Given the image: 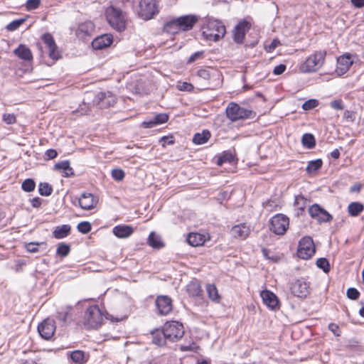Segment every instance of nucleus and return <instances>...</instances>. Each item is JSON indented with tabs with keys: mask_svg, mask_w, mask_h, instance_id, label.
<instances>
[{
	"mask_svg": "<svg viewBox=\"0 0 364 364\" xmlns=\"http://www.w3.org/2000/svg\"><path fill=\"white\" fill-rule=\"evenodd\" d=\"M225 33V26L222 22L210 18L205 19V24L202 27V34L209 41H218L224 37Z\"/></svg>",
	"mask_w": 364,
	"mask_h": 364,
	"instance_id": "1",
	"label": "nucleus"
},
{
	"mask_svg": "<svg viewBox=\"0 0 364 364\" xmlns=\"http://www.w3.org/2000/svg\"><path fill=\"white\" fill-rule=\"evenodd\" d=\"M105 16L107 22L112 28L119 32L124 31L127 26V17L122 9L110 6L107 8Z\"/></svg>",
	"mask_w": 364,
	"mask_h": 364,
	"instance_id": "2",
	"label": "nucleus"
},
{
	"mask_svg": "<svg viewBox=\"0 0 364 364\" xmlns=\"http://www.w3.org/2000/svg\"><path fill=\"white\" fill-rule=\"evenodd\" d=\"M326 56V50L315 51L300 65L299 70L303 73L317 72L323 66Z\"/></svg>",
	"mask_w": 364,
	"mask_h": 364,
	"instance_id": "3",
	"label": "nucleus"
},
{
	"mask_svg": "<svg viewBox=\"0 0 364 364\" xmlns=\"http://www.w3.org/2000/svg\"><path fill=\"white\" fill-rule=\"evenodd\" d=\"M103 320V314L97 305L90 306L84 316L83 324L87 328H98Z\"/></svg>",
	"mask_w": 364,
	"mask_h": 364,
	"instance_id": "4",
	"label": "nucleus"
},
{
	"mask_svg": "<svg viewBox=\"0 0 364 364\" xmlns=\"http://www.w3.org/2000/svg\"><path fill=\"white\" fill-rule=\"evenodd\" d=\"M163 328L165 331L166 338L170 342H176L184 335V327L178 321H171L166 322Z\"/></svg>",
	"mask_w": 364,
	"mask_h": 364,
	"instance_id": "5",
	"label": "nucleus"
},
{
	"mask_svg": "<svg viewBox=\"0 0 364 364\" xmlns=\"http://www.w3.org/2000/svg\"><path fill=\"white\" fill-rule=\"evenodd\" d=\"M159 13L156 0H141L139 6L138 15L144 20H149Z\"/></svg>",
	"mask_w": 364,
	"mask_h": 364,
	"instance_id": "6",
	"label": "nucleus"
},
{
	"mask_svg": "<svg viewBox=\"0 0 364 364\" xmlns=\"http://www.w3.org/2000/svg\"><path fill=\"white\" fill-rule=\"evenodd\" d=\"M292 295L300 299H305L310 294V282L304 278L292 281L289 285Z\"/></svg>",
	"mask_w": 364,
	"mask_h": 364,
	"instance_id": "7",
	"label": "nucleus"
},
{
	"mask_svg": "<svg viewBox=\"0 0 364 364\" xmlns=\"http://www.w3.org/2000/svg\"><path fill=\"white\" fill-rule=\"evenodd\" d=\"M316 248L314 241L310 237H302L299 242L297 255L303 259L311 258L315 253Z\"/></svg>",
	"mask_w": 364,
	"mask_h": 364,
	"instance_id": "8",
	"label": "nucleus"
},
{
	"mask_svg": "<svg viewBox=\"0 0 364 364\" xmlns=\"http://www.w3.org/2000/svg\"><path fill=\"white\" fill-rule=\"evenodd\" d=\"M289 218L283 214H277L270 220L269 229L276 235H284L289 228Z\"/></svg>",
	"mask_w": 364,
	"mask_h": 364,
	"instance_id": "9",
	"label": "nucleus"
},
{
	"mask_svg": "<svg viewBox=\"0 0 364 364\" xmlns=\"http://www.w3.org/2000/svg\"><path fill=\"white\" fill-rule=\"evenodd\" d=\"M226 114L228 119L232 122L248 118L251 114V111L241 107L235 102H230L226 108Z\"/></svg>",
	"mask_w": 364,
	"mask_h": 364,
	"instance_id": "10",
	"label": "nucleus"
},
{
	"mask_svg": "<svg viewBox=\"0 0 364 364\" xmlns=\"http://www.w3.org/2000/svg\"><path fill=\"white\" fill-rule=\"evenodd\" d=\"M93 102L100 108H108L116 103V97L109 91L97 93Z\"/></svg>",
	"mask_w": 364,
	"mask_h": 364,
	"instance_id": "11",
	"label": "nucleus"
},
{
	"mask_svg": "<svg viewBox=\"0 0 364 364\" xmlns=\"http://www.w3.org/2000/svg\"><path fill=\"white\" fill-rule=\"evenodd\" d=\"M155 303L157 313L161 316L168 315L173 309L172 300L168 296H158Z\"/></svg>",
	"mask_w": 364,
	"mask_h": 364,
	"instance_id": "12",
	"label": "nucleus"
},
{
	"mask_svg": "<svg viewBox=\"0 0 364 364\" xmlns=\"http://www.w3.org/2000/svg\"><path fill=\"white\" fill-rule=\"evenodd\" d=\"M309 213L311 218L317 220L319 223L330 222L333 217L326 210L318 204H314L309 208Z\"/></svg>",
	"mask_w": 364,
	"mask_h": 364,
	"instance_id": "13",
	"label": "nucleus"
},
{
	"mask_svg": "<svg viewBox=\"0 0 364 364\" xmlns=\"http://www.w3.org/2000/svg\"><path fill=\"white\" fill-rule=\"evenodd\" d=\"M42 40L46 45V48L48 49V56L53 60L59 59L60 58V51L52 35L50 33H46L43 36Z\"/></svg>",
	"mask_w": 364,
	"mask_h": 364,
	"instance_id": "14",
	"label": "nucleus"
},
{
	"mask_svg": "<svg viewBox=\"0 0 364 364\" xmlns=\"http://www.w3.org/2000/svg\"><path fill=\"white\" fill-rule=\"evenodd\" d=\"M40 336L45 340L50 339L55 331V323L53 320L45 319L38 326Z\"/></svg>",
	"mask_w": 364,
	"mask_h": 364,
	"instance_id": "15",
	"label": "nucleus"
},
{
	"mask_svg": "<svg viewBox=\"0 0 364 364\" xmlns=\"http://www.w3.org/2000/svg\"><path fill=\"white\" fill-rule=\"evenodd\" d=\"M250 24L246 20L240 21L235 27L233 31V40L237 43H242L246 33L250 30Z\"/></svg>",
	"mask_w": 364,
	"mask_h": 364,
	"instance_id": "16",
	"label": "nucleus"
},
{
	"mask_svg": "<svg viewBox=\"0 0 364 364\" xmlns=\"http://www.w3.org/2000/svg\"><path fill=\"white\" fill-rule=\"evenodd\" d=\"M353 61L350 54L343 55L337 58L336 73L341 76L344 75L353 65Z\"/></svg>",
	"mask_w": 364,
	"mask_h": 364,
	"instance_id": "17",
	"label": "nucleus"
},
{
	"mask_svg": "<svg viewBox=\"0 0 364 364\" xmlns=\"http://www.w3.org/2000/svg\"><path fill=\"white\" fill-rule=\"evenodd\" d=\"M198 20V16L193 14L181 16L176 18L180 30L183 31L192 29Z\"/></svg>",
	"mask_w": 364,
	"mask_h": 364,
	"instance_id": "18",
	"label": "nucleus"
},
{
	"mask_svg": "<svg viewBox=\"0 0 364 364\" xmlns=\"http://www.w3.org/2000/svg\"><path fill=\"white\" fill-rule=\"evenodd\" d=\"M260 296L265 305L272 310L279 309V301L277 296L269 290L261 291Z\"/></svg>",
	"mask_w": 364,
	"mask_h": 364,
	"instance_id": "19",
	"label": "nucleus"
},
{
	"mask_svg": "<svg viewBox=\"0 0 364 364\" xmlns=\"http://www.w3.org/2000/svg\"><path fill=\"white\" fill-rule=\"evenodd\" d=\"M250 233V229L245 223L233 226L230 230L231 235L235 239L245 240Z\"/></svg>",
	"mask_w": 364,
	"mask_h": 364,
	"instance_id": "20",
	"label": "nucleus"
},
{
	"mask_svg": "<svg viewBox=\"0 0 364 364\" xmlns=\"http://www.w3.org/2000/svg\"><path fill=\"white\" fill-rule=\"evenodd\" d=\"M96 203L97 200L94 196L90 193H84L78 198V204L83 210H91L95 207Z\"/></svg>",
	"mask_w": 364,
	"mask_h": 364,
	"instance_id": "21",
	"label": "nucleus"
},
{
	"mask_svg": "<svg viewBox=\"0 0 364 364\" xmlns=\"http://www.w3.org/2000/svg\"><path fill=\"white\" fill-rule=\"evenodd\" d=\"M112 36L109 34H105L95 38L92 42V48L95 50H101L109 46L112 43Z\"/></svg>",
	"mask_w": 364,
	"mask_h": 364,
	"instance_id": "22",
	"label": "nucleus"
},
{
	"mask_svg": "<svg viewBox=\"0 0 364 364\" xmlns=\"http://www.w3.org/2000/svg\"><path fill=\"white\" fill-rule=\"evenodd\" d=\"M95 30V26L91 21H85L79 24L77 30L76 35L80 38H84L86 36H90L92 34Z\"/></svg>",
	"mask_w": 364,
	"mask_h": 364,
	"instance_id": "23",
	"label": "nucleus"
},
{
	"mask_svg": "<svg viewBox=\"0 0 364 364\" xmlns=\"http://www.w3.org/2000/svg\"><path fill=\"white\" fill-rule=\"evenodd\" d=\"M14 53L20 59L30 62L33 60V54L31 49L24 44H20L14 50Z\"/></svg>",
	"mask_w": 364,
	"mask_h": 364,
	"instance_id": "24",
	"label": "nucleus"
},
{
	"mask_svg": "<svg viewBox=\"0 0 364 364\" xmlns=\"http://www.w3.org/2000/svg\"><path fill=\"white\" fill-rule=\"evenodd\" d=\"M206 240V235L198 232H191L188 235L187 242L193 247L203 245Z\"/></svg>",
	"mask_w": 364,
	"mask_h": 364,
	"instance_id": "25",
	"label": "nucleus"
},
{
	"mask_svg": "<svg viewBox=\"0 0 364 364\" xmlns=\"http://www.w3.org/2000/svg\"><path fill=\"white\" fill-rule=\"evenodd\" d=\"M151 336L153 343L159 346H164L166 344V342L168 341L165 335L164 328L154 331L151 333Z\"/></svg>",
	"mask_w": 364,
	"mask_h": 364,
	"instance_id": "26",
	"label": "nucleus"
},
{
	"mask_svg": "<svg viewBox=\"0 0 364 364\" xmlns=\"http://www.w3.org/2000/svg\"><path fill=\"white\" fill-rule=\"evenodd\" d=\"M133 232V228L129 225H117L113 228V233L119 238L130 236Z\"/></svg>",
	"mask_w": 364,
	"mask_h": 364,
	"instance_id": "27",
	"label": "nucleus"
},
{
	"mask_svg": "<svg viewBox=\"0 0 364 364\" xmlns=\"http://www.w3.org/2000/svg\"><path fill=\"white\" fill-rule=\"evenodd\" d=\"M70 358L73 364H84L87 362L85 352L80 350H75L70 353Z\"/></svg>",
	"mask_w": 364,
	"mask_h": 364,
	"instance_id": "28",
	"label": "nucleus"
},
{
	"mask_svg": "<svg viewBox=\"0 0 364 364\" xmlns=\"http://www.w3.org/2000/svg\"><path fill=\"white\" fill-rule=\"evenodd\" d=\"M148 244L154 249H160L164 246L161 237L154 232H151L148 237Z\"/></svg>",
	"mask_w": 364,
	"mask_h": 364,
	"instance_id": "29",
	"label": "nucleus"
},
{
	"mask_svg": "<svg viewBox=\"0 0 364 364\" xmlns=\"http://www.w3.org/2000/svg\"><path fill=\"white\" fill-rule=\"evenodd\" d=\"M211 134L210 132L208 129L203 130L200 133H196L194 134L193 138V142L195 144H203L208 141L210 139Z\"/></svg>",
	"mask_w": 364,
	"mask_h": 364,
	"instance_id": "30",
	"label": "nucleus"
},
{
	"mask_svg": "<svg viewBox=\"0 0 364 364\" xmlns=\"http://www.w3.org/2000/svg\"><path fill=\"white\" fill-rule=\"evenodd\" d=\"M55 169L62 170L63 171V176L64 177H69L74 174L73 168L70 167V162L68 161H63L57 163L55 165Z\"/></svg>",
	"mask_w": 364,
	"mask_h": 364,
	"instance_id": "31",
	"label": "nucleus"
},
{
	"mask_svg": "<svg viewBox=\"0 0 364 364\" xmlns=\"http://www.w3.org/2000/svg\"><path fill=\"white\" fill-rule=\"evenodd\" d=\"M364 210V205L360 202H352L348 206V214L352 217H357Z\"/></svg>",
	"mask_w": 364,
	"mask_h": 364,
	"instance_id": "32",
	"label": "nucleus"
},
{
	"mask_svg": "<svg viewBox=\"0 0 364 364\" xmlns=\"http://www.w3.org/2000/svg\"><path fill=\"white\" fill-rule=\"evenodd\" d=\"M70 230L71 228L69 225H63L56 227L53 234L56 239H62L69 235Z\"/></svg>",
	"mask_w": 364,
	"mask_h": 364,
	"instance_id": "33",
	"label": "nucleus"
},
{
	"mask_svg": "<svg viewBox=\"0 0 364 364\" xmlns=\"http://www.w3.org/2000/svg\"><path fill=\"white\" fill-rule=\"evenodd\" d=\"M187 292L191 296H198L201 293V287L198 281H192L187 285Z\"/></svg>",
	"mask_w": 364,
	"mask_h": 364,
	"instance_id": "34",
	"label": "nucleus"
},
{
	"mask_svg": "<svg viewBox=\"0 0 364 364\" xmlns=\"http://www.w3.org/2000/svg\"><path fill=\"white\" fill-rule=\"evenodd\" d=\"M206 291L209 299L213 301H219L220 296L218 294L216 287L213 284H208L206 285Z\"/></svg>",
	"mask_w": 364,
	"mask_h": 364,
	"instance_id": "35",
	"label": "nucleus"
},
{
	"mask_svg": "<svg viewBox=\"0 0 364 364\" xmlns=\"http://www.w3.org/2000/svg\"><path fill=\"white\" fill-rule=\"evenodd\" d=\"M164 29L166 32L172 34L177 33L179 31H181L180 28L178 26L176 18L164 24Z\"/></svg>",
	"mask_w": 364,
	"mask_h": 364,
	"instance_id": "36",
	"label": "nucleus"
},
{
	"mask_svg": "<svg viewBox=\"0 0 364 364\" xmlns=\"http://www.w3.org/2000/svg\"><path fill=\"white\" fill-rule=\"evenodd\" d=\"M301 142L303 146L308 149H312L316 145L315 138L311 134H304L302 136Z\"/></svg>",
	"mask_w": 364,
	"mask_h": 364,
	"instance_id": "37",
	"label": "nucleus"
},
{
	"mask_svg": "<svg viewBox=\"0 0 364 364\" xmlns=\"http://www.w3.org/2000/svg\"><path fill=\"white\" fill-rule=\"evenodd\" d=\"M70 306H65L64 308H62V309L58 312L57 315V319L59 322L62 323L63 324L67 323V319L68 317V315L70 314Z\"/></svg>",
	"mask_w": 364,
	"mask_h": 364,
	"instance_id": "38",
	"label": "nucleus"
},
{
	"mask_svg": "<svg viewBox=\"0 0 364 364\" xmlns=\"http://www.w3.org/2000/svg\"><path fill=\"white\" fill-rule=\"evenodd\" d=\"M323 161L321 159H318L314 161H311L308 163L306 167V171L308 173H313L318 171L322 166Z\"/></svg>",
	"mask_w": 364,
	"mask_h": 364,
	"instance_id": "39",
	"label": "nucleus"
},
{
	"mask_svg": "<svg viewBox=\"0 0 364 364\" xmlns=\"http://www.w3.org/2000/svg\"><path fill=\"white\" fill-rule=\"evenodd\" d=\"M70 252V245L64 242L59 243L56 250L57 255L63 257H67L69 255Z\"/></svg>",
	"mask_w": 364,
	"mask_h": 364,
	"instance_id": "40",
	"label": "nucleus"
},
{
	"mask_svg": "<svg viewBox=\"0 0 364 364\" xmlns=\"http://www.w3.org/2000/svg\"><path fill=\"white\" fill-rule=\"evenodd\" d=\"M38 191L43 196H49L52 194L53 188L48 183H41L39 184Z\"/></svg>",
	"mask_w": 364,
	"mask_h": 364,
	"instance_id": "41",
	"label": "nucleus"
},
{
	"mask_svg": "<svg viewBox=\"0 0 364 364\" xmlns=\"http://www.w3.org/2000/svg\"><path fill=\"white\" fill-rule=\"evenodd\" d=\"M316 266L321 269L325 273H328L330 271V264L327 259L321 257L317 259L316 262Z\"/></svg>",
	"mask_w": 364,
	"mask_h": 364,
	"instance_id": "42",
	"label": "nucleus"
},
{
	"mask_svg": "<svg viewBox=\"0 0 364 364\" xmlns=\"http://www.w3.org/2000/svg\"><path fill=\"white\" fill-rule=\"evenodd\" d=\"M234 160V156L230 151H224L223 154L218 158V164L222 165L223 163H231Z\"/></svg>",
	"mask_w": 364,
	"mask_h": 364,
	"instance_id": "43",
	"label": "nucleus"
},
{
	"mask_svg": "<svg viewBox=\"0 0 364 364\" xmlns=\"http://www.w3.org/2000/svg\"><path fill=\"white\" fill-rule=\"evenodd\" d=\"M21 188L26 192H31L35 189L36 183L33 179L27 178L22 183Z\"/></svg>",
	"mask_w": 364,
	"mask_h": 364,
	"instance_id": "44",
	"label": "nucleus"
},
{
	"mask_svg": "<svg viewBox=\"0 0 364 364\" xmlns=\"http://www.w3.org/2000/svg\"><path fill=\"white\" fill-rule=\"evenodd\" d=\"M25 18H19L14 20L9 23L6 28L8 31H14L18 29L25 22Z\"/></svg>",
	"mask_w": 364,
	"mask_h": 364,
	"instance_id": "45",
	"label": "nucleus"
},
{
	"mask_svg": "<svg viewBox=\"0 0 364 364\" xmlns=\"http://www.w3.org/2000/svg\"><path fill=\"white\" fill-rule=\"evenodd\" d=\"M91 224L87 221L81 222L78 223L77 226V230L82 234L88 233L91 230Z\"/></svg>",
	"mask_w": 364,
	"mask_h": 364,
	"instance_id": "46",
	"label": "nucleus"
},
{
	"mask_svg": "<svg viewBox=\"0 0 364 364\" xmlns=\"http://www.w3.org/2000/svg\"><path fill=\"white\" fill-rule=\"evenodd\" d=\"M112 178L117 181H121L124 179L125 173L121 168H115L112 171Z\"/></svg>",
	"mask_w": 364,
	"mask_h": 364,
	"instance_id": "47",
	"label": "nucleus"
},
{
	"mask_svg": "<svg viewBox=\"0 0 364 364\" xmlns=\"http://www.w3.org/2000/svg\"><path fill=\"white\" fill-rule=\"evenodd\" d=\"M306 200L304 196L299 195L295 197L294 205L297 208L304 210L306 206Z\"/></svg>",
	"mask_w": 364,
	"mask_h": 364,
	"instance_id": "48",
	"label": "nucleus"
},
{
	"mask_svg": "<svg viewBox=\"0 0 364 364\" xmlns=\"http://www.w3.org/2000/svg\"><path fill=\"white\" fill-rule=\"evenodd\" d=\"M318 105V100L311 99V100H309L306 101L302 105V108L304 110H310V109H312L315 108L316 107H317Z\"/></svg>",
	"mask_w": 364,
	"mask_h": 364,
	"instance_id": "49",
	"label": "nucleus"
},
{
	"mask_svg": "<svg viewBox=\"0 0 364 364\" xmlns=\"http://www.w3.org/2000/svg\"><path fill=\"white\" fill-rule=\"evenodd\" d=\"M177 88L181 91L191 92L193 90V85L189 82H179L177 85Z\"/></svg>",
	"mask_w": 364,
	"mask_h": 364,
	"instance_id": "50",
	"label": "nucleus"
},
{
	"mask_svg": "<svg viewBox=\"0 0 364 364\" xmlns=\"http://www.w3.org/2000/svg\"><path fill=\"white\" fill-rule=\"evenodd\" d=\"M348 298L352 300L357 299L360 296V292L355 288H349L346 292Z\"/></svg>",
	"mask_w": 364,
	"mask_h": 364,
	"instance_id": "51",
	"label": "nucleus"
},
{
	"mask_svg": "<svg viewBox=\"0 0 364 364\" xmlns=\"http://www.w3.org/2000/svg\"><path fill=\"white\" fill-rule=\"evenodd\" d=\"M2 119L7 124H14L16 121V116L14 114L6 113L2 116Z\"/></svg>",
	"mask_w": 364,
	"mask_h": 364,
	"instance_id": "52",
	"label": "nucleus"
},
{
	"mask_svg": "<svg viewBox=\"0 0 364 364\" xmlns=\"http://www.w3.org/2000/svg\"><path fill=\"white\" fill-rule=\"evenodd\" d=\"M41 3V0H27L26 7L27 10H34L37 9Z\"/></svg>",
	"mask_w": 364,
	"mask_h": 364,
	"instance_id": "53",
	"label": "nucleus"
},
{
	"mask_svg": "<svg viewBox=\"0 0 364 364\" xmlns=\"http://www.w3.org/2000/svg\"><path fill=\"white\" fill-rule=\"evenodd\" d=\"M154 118L157 125H159V124L166 123L168 119V116L166 114L161 113V114H156Z\"/></svg>",
	"mask_w": 364,
	"mask_h": 364,
	"instance_id": "54",
	"label": "nucleus"
},
{
	"mask_svg": "<svg viewBox=\"0 0 364 364\" xmlns=\"http://www.w3.org/2000/svg\"><path fill=\"white\" fill-rule=\"evenodd\" d=\"M58 155L57 151L55 149H50L46 151L45 159L50 160L55 159Z\"/></svg>",
	"mask_w": 364,
	"mask_h": 364,
	"instance_id": "55",
	"label": "nucleus"
},
{
	"mask_svg": "<svg viewBox=\"0 0 364 364\" xmlns=\"http://www.w3.org/2000/svg\"><path fill=\"white\" fill-rule=\"evenodd\" d=\"M331 107L333 109H337V110H342L343 109V102L341 100H336L331 102Z\"/></svg>",
	"mask_w": 364,
	"mask_h": 364,
	"instance_id": "56",
	"label": "nucleus"
},
{
	"mask_svg": "<svg viewBox=\"0 0 364 364\" xmlns=\"http://www.w3.org/2000/svg\"><path fill=\"white\" fill-rule=\"evenodd\" d=\"M157 125L154 118L150 120L144 121L141 123V127L146 129L153 128Z\"/></svg>",
	"mask_w": 364,
	"mask_h": 364,
	"instance_id": "57",
	"label": "nucleus"
},
{
	"mask_svg": "<svg viewBox=\"0 0 364 364\" xmlns=\"http://www.w3.org/2000/svg\"><path fill=\"white\" fill-rule=\"evenodd\" d=\"M286 65L284 64H279L274 67L273 73L276 75L282 74L286 70Z\"/></svg>",
	"mask_w": 364,
	"mask_h": 364,
	"instance_id": "58",
	"label": "nucleus"
},
{
	"mask_svg": "<svg viewBox=\"0 0 364 364\" xmlns=\"http://www.w3.org/2000/svg\"><path fill=\"white\" fill-rule=\"evenodd\" d=\"M328 329L336 336H340V333H341V331H340V329H339V327L337 324L336 323H330L328 325Z\"/></svg>",
	"mask_w": 364,
	"mask_h": 364,
	"instance_id": "59",
	"label": "nucleus"
},
{
	"mask_svg": "<svg viewBox=\"0 0 364 364\" xmlns=\"http://www.w3.org/2000/svg\"><path fill=\"white\" fill-rule=\"evenodd\" d=\"M202 56H203L202 52H200V51L196 52L189 57V58L188 60V63H192L197 59L202 58Z\"/></svg>",
	"mask_w": 364,
	"mask_h": 364,
	"instance_id": "60",
	"label": "nucleus"
},
{
	"mask_svg": "<svg viewBox=\"0 0 364 364\" xmlns=\"http://www.w3.org/2000/svg\"><path fill=\"white\" fill-rule=\"evenodd\" d=\"M38 243H28L26 245V250L30 252H36L38 251Z\"/></svg>",
	"mask_w": 364,
	"mask_h": 364,
	"instance_id": "61",
	"label": "nucleus"
},
{
	"mask_svg": "<svg viewBox=\"0 0 364 364\" xmlns=\"http://www.w3.org/2000/svg\"><path fill=\"white\" fill-rule=\"evenodd\" d=\"M279 45H280V42L277 39H274L272 42L270 43L268 48V51L271 52L274 50Z\"/></svg>",
	"mask_w": 364,
	"mask_h": 364,
	"instance_id": "62",
	"label": "nucleus"
},
{
	"mask_svg": "<svg viewBox=\"0 0 364 364\" xmlns=\"http://www.w3.org/2000/svg\"><path fill=\"white\" fill-rule=\"evenodd\" d=\"M198 75L199 77L203 78V79H208L209 78V73L205 69H200L198 71Z\"/></svg>",
	"mask_w": 364,
	"mask_h": 364,
	"instance_id": "63",
	"label": "nucleus"
},
{
	"mask_svg": "<svg viewBox=\"0 0 364 364\" xmlns=\"http://www.w3.org/2000/svg\"><path fill=\"white\" fill-rule=\"evenodd\" d=\"M351 3L357 8H362L364 6V0H351Z\"/></svg>",
	"mask_w": 364,
	"mask_h": 364,
	"instance_id": "64",
	"label": "nucleus"
}]
</instances>
